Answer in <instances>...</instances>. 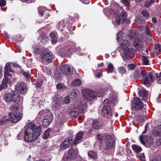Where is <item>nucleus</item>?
Returning a JSON list of instances; mask_svg holds the SVG:
<instances>
[{
  "mask_svg": "<svg viewBox=\"0 0 161 161\" xmlns=\"http://www.w3.org/2000/svg\"><path fill=\"white\" fill-rule=\"evenodd\" d=\"M4 68V78L0 86V89H1L6 88L8 87L9 79H10L12 77L11 74H10L9 72H14V71L11 69L10 63H6Z\"/></svg>",
  "mask_w": 161,
  "mask_h": 161,
  "instance_id": "obj_1",
  "label": "nucleus"
},
{
  "mask_svg": "<svg viewBox=\"0 0 161 161\" xmlns=\"http://www.w3.org/2000/svg\"><path fill=\"white\" fill-rule=\"evenodd\" d=\"M4 99L8 103L13 102L17 103L23 101V97L15 91H13L12 93H6L4 95Z\"/></svg>",
  "mask_w": 161,
  "mask_h": 161,
  "instance_id": "obj_2",
  "label": "nucleus"
},
{
  "mask_svg": "<svg viewBox=\"0 0 161 161\" xmlns=\"http://www.w3.org/2000/svg\"><path fill=\"white\" fill-rule=\"evenodd\" d=\"M87 107L86 103L85 102L80 103L78 105L75 104L72 110L70 112V115L72 117H76L79 113H84V110Z\"/></svg>",
  "mask_w": 161,
  "mask_h": 161,
  "instance_id": "obj_3",
  "label": "nucleus"
},
{
  "mask_svg": "<svg viewBox=\"0 0 161 161\" xmlns=\"http://www.w3.org/2000/svg\"><path fill=\"white\" fill-rule=\"evenodd\" d=\"M103 96L101 92L100 93L96 92L90 89L87 90L85 93H83V96L85 100L90 101L96 97H101Z\"/></svg>",
  "mask_w": 161,
  "mask_h": 161,
  "instance_id": "obj_4",
  "label": "nucleus"
},
{
  "mask_svg": "<svg viewBox=\"0 0 161 161\" xmlns=\"http://www.w3.org/2000/svg\"><path fill=\"white\" fill-rule=\"evenodd\" d=\"M52 53L49 52L42 51L40 53V59L44 64H48L52 62L53 59Z\"/></svg>",
  "mask_w": 161,
  "mask_h": 161,
  "instance_id": "obj_5",
  "label": "nucleus"
},
{
  "mask_svg": "<svg viewBox=\"0 0 161 161\" xmlns=\"http://www.w3.org/2000/svg\"><path fill=\"white\" fill-rule=\"evenodd\" d=\"M38 137L33 132L32 130L28 128L25 130L24 140L26 142H31L35 141Z\"/></svg>",
  "mask_w": 161,
  "mask_h": 161,
  "instance_id": "obj_6",
  "label": "nucleus"
},
{
  "mask_svg": "<svg viewBox=\"0 0 161 161\" xmlns=\"http://www.w3.org/2000/svg\"><path fill=\"white\" fill-rule=\"evenodd\" d=\"M145 105L137 97H135L132 104L131 107L133 110H142L144 108Z\"/></svg>",
  "mask_w": 161,
  "mask_h": 161,
  "instance_id": "obj_7",
  "label": "nucleus"
},
{
  "mask_svg": "<svg viewBox=\"0 0 161 161\" xmlns=\"http://www.w3.org/2000/svg\"><path fill=\"white\" fill-rule=\"evenodd\" d=\"M60 69L63 74L66 76L71 75L72 72L75 69L73 67L67 64L62 65Z\"/></svg>",
  "mask_w": 161,
  "mask_h": 161,
  "instance_id": "obj_8",
  "label": "nucleus"
},
{
  "mask_svg": "<svg viewBox=\"0 0 161 161\" xmlns=\"http://www.w3.org/2000/svg\"><path fill=\"white\" fill-rule=\"evenodd\" d=\"M107 145L105 148V150H109L113 148L115 145V139L110 135H106L105 137Z\"/></svg>",
  "mask_w": 161,
  "mask_h": 161,
  "instance_id": "obj_9",
  "label": "nucleus"
},
{
  "mask_svg": "<svg viewBox=\"0 0 161 161\" xmlns=\"http://www.w3.org/2000/svg\"><path fill=\"white\" fill-rule=\"evenodd\" d=\"M28 128L32 130L33 132L38 137L42 133L41 126H37L34 124L29 123L28 125Z\"/></svg>",
  "mask_w": 161,
  "mask_h": 161,
  "instance_id": "obj_10",
  "label": "nucleus"
},
{
  "mask_svg": "<svg viewBox=\"0 0 161 161\" xmlns=\"http://www.w3.org/2000/svg\"><path fill=\"white\" fill-rule=\"evenodd\" d=\"M53 119V117L51 114L45 115L43 117L42 125L44 128H47L50 125Z\"/></svg>",
  "mask_w": 161,
  "mask_h": 161,
  "instance_id": "obj_11",
  "label": "nucleus"
},
{
  "mask_svg": "<svg viewBox=\"0 0 161 161\" xmlns=\"http://www.w3.org/2000/svg\"><path fill=\"white\" fill-rule=\"evenodd\" d=\"M102 114L106 118H110L112 115L111 108L108 105L104 106L101 110Z\"/></svg>",
  "mask_w": 161,
  "mask_h": 161,
  "instance_id": "obj_12",
  "label": "nucleus"
},
{
  "mask_svg": "<svg viewBox=\"0 0 161 161\" xmlns=\"http://www.w3.org/2000/svg\"><path fill=\"white\" fill-rule=\"evenodd\" d=\"M15 89L22 94H25L26 93V89L23 82H18L15 85Z\"/></svg>",
  "mask_w": 161,
  "mask_h": 161,
  "instance_id": "obj_13",
  "label": "nucleus"
},
{
  "mask_svg": "<svg viewBox=\"0 0 161 161\" xmlns=\"http://www.w3.org/2000/svg\"><path fill=\"white\" fill-rule=\"evenodd\" d=\"M134 51L132 48H128L124 50L122 56L126 59H129L133 57Z\"/></svg>",
  "mask_w": 161,
  "mask_h": 161,
  "instance_id": "obj_14",
  "label": "nucleus"
},
{
  "mask_svg": "<svg viewBox=\"0 0 161 161\" xmlns=\"http://www.w3.org/2000/svg\"><path fill=\"white\" fill-rule=\"evenodd\" d=\"M9 115L11 122L17 123L20 120L21 118V115L20 114H15L10 113Z\"/></svg>",
  "mask_w": 161,
  "mask_h": 161,
  "instance_id": "obj_15",
  "label": "nucleus"
},
{
  "mask_svg": "<svg viewBox=\"0 0 161 161\" xmlns=\"http://www.w3.org/2000/svg\"><path fill=\"white\" fill-rule=\"evenodd\" d=\"M149 77H150V80L152 82H154L155 79L154 77H153V74L151 72H149L147 76L144 77L143 79L142 82L145 85L146 84H149V83L150 81L149 80Z\"/></svg>",
  "mask_w": 161,
  "mask_h": 161,
  "instance_id": "obj_16",
  "label": "nucleus"
},
{
  "mask_svg": "<svg viewBox=\"0 0 161 161\" xmlns=\"http://www.w3.org/2000/svg\"><path fill=\"white\" fill-rule=\"evenodd\" d=\"M71 140V138H69L63 141L60 145L61 148L62 149H64L70 147Z\"/></svg>",
  "mask_w": 161,
  "mask_h": 161,
  "instance_id": "obj_17",
  "label": "nucleus"
},
{
  "mask_svg": "<svg viewBox=\"0 0 161 161\" xmlns=\"http://www.w3.org/2000/svg\"><path fill=\"white\" fill-rule=\"evenodd\" d=\"M134 46L137 50L140 51L142 50L143 48L142 42L138 39H136L134 42Z\"/></svg>",
  "mask_w": 161,
  "mask_h": 161,
  "instance_id": "obj_18",
  "label": "nucleus"
},
{
  "mask_svg": "<svg viewBox=\"0 0 161 161\" xmlns=\"http://www.w3.org/2000/svg\"><path fill=\"white\" fill-rule=\"evenodd\" d=\"M78 151L76 149H69L68 152L70 157L71 159H74L76 158L78 155Z\"/></svg>",
  "mask_w": 161,
  "mask_h": 161,
  "instance_id": "obj_19",
  "label": "nucleus"
},
{
  "mask_svg": "<svg viewBox=\"0 0 161 161\" xmlns=\"http://www.w3.org/2000/svg\"><path fill=\"white\" fill-rule=\"evenodd\" d=\"M83 135L84 132L82 131H80L77 133L75 136L74 144H77L81 142Z\"/></svg>",
  "mask_w": 161,
  "mask_h": 161,
  "instance_id": "obj_20",
  "label": "nucleus"
},
{
  "mask_svg": "<svg viewBox=\"0 0 161 161\" xmlns=\"http://www.w3.org/2000/svg\"><path fill=\"white\" fill-rule=\"evenodd\" d=\"M130 45V42L127 40H124L120 44L121 48L124 50H126Z\"/></svg>",
  "mask_w": 161,
  "mask_h": 161,
  "instance_id": "obj_21",
  "label": "nucleus"
},
{
  "mask_svg": "<svg viewBox=\"0 0 161 161\" xmlns=\"http://www.w3.org/2000/svg\"><path fill=\"white\" fill-rule=\"evenodd\" d=\"M144 142L148 145H151L153 143V140L150 136H146L143 139Z\"/></svg>",
  "mask_w": 161,
  "mask_h": 161,
  "instance_id": "obj_22",
  "label": "nucleus"
},
{
  "mask_svg": "<svg viewBox=\"0 0 161 161\" xmlns=\"http://www.w3.org/2000/svg\"><path fill=\"white\" fill-rule=\"evenodd\" d=\"M148 92L145 90H141L139 92V94L140 97H142V99L146 100L147 98Z\"/></svg>",
  "mask_w": 161,
  "mask_h": 161,
  "instance_id": "obj_23",
  "label": "nucleus"
},
{
  "mask_svg": "<svg viewBox=\"0 0 161 161\" xmlns=\"http://www.w3.org/2000/svg\"><path fill=\"white\" fill-rule=\"evenodd\" d=\"M10 122V119L8 117H4L0 120V124L3 125L7 124Z\"/></svg>",
  "mask_w": 161,
  "mask_h": 161,
  "instance_id": "obj_24",
  "label": "nucleus"
},
{
  "mask_svg": "<svg viewBox=\"0 0 161 161\" xmlns=\"http://www.w3.org/2000/svg\"><path fill=\"white\" fill-rule=\"evenodd\" d=\"M101 125L99 121L97 120H93L92 123V126L96 129H99Z\"/></svg>",
  "mask_w": 161,
  "mask_h": 161,
  "instance_id": "obj_25",
  "label": "nucleus"
},
{
  "mask_svg": "<svg viewBox=\"0 0 161 161\" xmlns=\"http://www.w3.org/2000/svg\"><path fill=\"white\" fill-rule=\"evenodd\" d=\"M88 155L89 158L96 159L97 158L96 153L94 151H90L88 153Z\"/></svg>",
  "mask_w": 161,
  "mask_h": 161,
  "instance_id": "obj_26",
  "label": "nucleus"
},
{
  "mask_svg": "<svg viewBox=\"0 0 161 161\" xmlns=\"http://www.w3.org/2000/svg\"><path fill=\"white\" fill-rule=\"evenodd\" d=\"M127 16V14L125 12L123 11L121 12V15L119 16V17L121 18V19L122 20V22H125V21L126 20Z\"/></svg>",
  "mask_w": 161,
  "mask_h": 161,
  "instance_id": "obj_27",
  "label": "nucleus"
},
{
  "mask_svg": "<svg viewBox=\"0 0 161 161\" xmlns=\"http://www.w3.org/2000/svg\"><path fill=\"white\" fill-rule=\"evenodd\" d=\"M132 148L134 152L137 153H140L142 150V149L141 147L136 145H132Z\"/></svg>",
  "mask_w": 161,
  "mask_h": 161,
  "instance_id": "obj_28",
  "label": "nucleus"
},
{
  "mask_svg": "<svg viewBox=\"0 0 161 161\" xmlns=\"http://www.w3.org/2000/svg\"><path fill=\"white\" fill-rule=\"evenodd\" d=\"M139 29L141 30V31H142L143 30V29H145V32L146 34L149 35L150 36H151L150 34V31L149 30V29L146 26L145 27H143L142 26H139Z\"/></svg>",
  "mask_w": 161,
  "mask_h": 161,
  "instance_id": "obj_29",
  "label": "nucleus"
},
{
  "mask_svg": "<svg viewBox=\"0 0 161 161\" xmlns=\"http://www.w3.org/2000/svg\"><path fill=\"white\" fill-rule=\"evenodd\" d=\"M114 69V66L111 63H109L107 71L108 73H112Z\"/></svg>",
  "mask_w": 161,
  "mask_h": 161,
  "instance_id": "obj_30",
  "label": "nucleus"
},
{
  "mask_svg": "<svg viewBox=\"0 0 161 161\" xmlns=\"http://www.w3.org/2000/svg\"><path fill=\"white\" fill-rule=\"evenodd\" d=\"M51 131L50 128L47 129L43 134V137L44 139H47L49 135V132Z\"/></svg>",
  "mask_w": 161,
  "mask_h": 161,
  "instance_id": "obj_31",
  "label": "nucleus"
},
{
  "mask_svg": "<svg viewBox=\"0 0 161 161\" xmlns=\"http://www.w3.org/2000/svg\"><path fill=\"white\" fill-rule=\"evenodd\" d=\"M81 81L80 79H77L74 80L72 82V85L73 86H79L81 84Z\"/></svg>",
  "mask_w": 161,
  "mask_h": 161,
  "instance_id": "obj_32",
  "label": "nucleus"
},
{
  "mask_svg": "<svg viewBox=\"0 0 161 161\" xmlns=\"http://www.w3.org/2000/svg\"><path fill=\"white\" fill-rule=\"evenodd\" d=\"M142 59L144 64L147 65L149 64V61L148 60V57L143 55L142 56Z\"/></svg>",
  "mask_w": 161,
  "mask_h": 161,
  "instance_id": "obj_33",
  "label": "nucleus"
},
{
  "mask_svg": "<svg viewBox=\"0 0 161 161\" xmlns=\"http://www.w3.org/2000/svg\"><path fill=\"white\" fill-rule=\"evenodd\" d=\"M69 153L67 152L64 154L63 158V161H69L70 159Z\"/></svg>",
  "mask_w": 161,
  "mask_h": 161,
  "instance_id": "obj_34",
  "label": "nucleus"
},
{
  "mask_svg": "<svg viewBox=\"0 0 161 161\" xmlns=\"http://www.w3.org/2000/svg\"><path fill=\"white\" fill-rule=\"evenodd\" d=\"M79 94V92L78 90L77 89H75L73 90L71 94V96L73 97H76L78 96Z\"/></svg>",
  "mask_w": 161,
  "mask_h": 161,
  "instance_id": "obj_35",
  "label": "nucleus"
},
{
  "mask_svg": "<svg viewBox=\"0 0 161 161\" xmlns=\"http://www.w3.org/2000/svg\"><path fill=\"white\" fill-rule=\"evenodd\" d=\"M62 105V103L60 102H56L53 105V107L56 109L59 108Z\"/></svg>",
  "mask_w": 161,
  "mask_h": 161,
  "instance_id": "obj_36",
  "label": "nucleus"
},
{
  "mask_svg": "<svg viewBox=\"0 0 161 161\" xmlns=\"http://www.w3.org/2000/svg\"><path fill=\"white\" fill-rule=\"evenodd\" d=\"M156 77V80L159 84H161V75L160 73L159 74L157 73L154 74Z\"/></svg>",
  "mask_w": 161,
  "mask_h": 161,
  "instance_id": "obj_37",
  "label": "nucleus"
},
{
  "mask_svg": "<svg viewBox=\"0 0 161 161\" xmlns=\"http://www.w3.org/2000/svg\"><path fill=\"white\" fill-rule=\"evenodd\" d=\"M94 74L95 76L97 78H99L102 75L101 71L99 69L96 70L94 72Z\"/></svg>",
  "mask_w": 161,
  "mask_h": 161,
  "instance_id": "obj_38",
  "label": "nucleus"
},
{
  "mask_svg": "<svg viewBox=\"0 0 161 161\" xmlns=\"http://www.w3.org/2000/svg\"><path fill=\"white\" fill-rule=\"evenodd\" d=\"M136 36V35L135 32L133 31H130L129 34L128 36L130 39H132L133 38L135 39Z\"/></svg>",
  "mask_w": 161,
  "mask_h": 161,
  "instance_id": "obj_39",
  "label": "nucleus"
},
{
  "mask_svg": "<svg viewBox=\"0 0 161 161\" xmlns=\"http://www.w3.org/2000/svg\"><path fill=\"white\" fill-rule=\"evenodd\" d=\"M39 14L41 16L44 15V19H46L49 16V15L48 13H46L42 11L40 12Z\"/></svg>",
  "mask_w": 161,
  "mask_h": 161,
  "instance_id": "obj_40",
  "label": "nucleus"
},
{
  "mask_svg": "<svg viewBox=\"0 0 161 161\" xmlns=\"http://www.w3.org/2000/svg\"><path fill=\"white\" fill-rule=\"evenodd\" d=\"M118 70L121 74H125L126 72V69L123 67H119L118 69Z\"/></svg>",
  "mask_w": 161,
  "mask_h": 161,
  "instance_id": "obj_41",
  "label": "nucleus"
},
{
  "mask_svg": "<svg viewBox=\"0 0 161 161\" xmlns=\"http://www.w3.org/2000/svg\"><path fill=\"white\" fill-rule=\"evenodd\" d=\"M152 161H161V155H157L152 159Z\"/></svg>",
  "mask_w": 161,
  "mask_h": 161,
  "instance_id": "obj_42",
  "label": "nucleus"
},
{
  "mask_svg": "<svg viewBox=\"0 0 161 161\" xmlns=\"http://www.w3.org/2000/svg\"><path fill=\"white\" fill-rule=\"evenodd\" d=\"M155 49L157 51L160 52L161 51V45L159 44H157L155 45Z\"/></svg>",
  "mask_w": 161,
  "mask_h": 161,
  "instance_id": "obj_43",
  "label": "nucleus"
},
{
  "mask_svg": "<svg viewBox=\"0 0 161 161\" xmlns=\"http://www.w3.org/2000/svg\"><path fill=\"white\" fill-rule=\"evenodd\" d=\"M142 14L146 18H148L149 16L148 13L145 10H143L142 12Z\"/></svg>",
  "mask_w": 161,
  "mask_h": 161,
  "instance_id": "obj_44",
  "label": "nucleus"
},
{
  "mask_svg": "<svg viewBox=\"0 0 161 161\" xmlns=\"http://www.w3.org/2000/svg\"><path fill=\"white\" fill-rule=\"evenodd\" d=\"M138 157L142 161H144L145 160V155L144 153H141L138 155Z\"/></svg>",
  "mask_w": 161,
  "mask_h": 161,
  "instance_id": "obj_45",
  "label": "nucleus"
},
{
  "mask_svg": "<svg viewBox=\"0 0 161 161\" xmlns=\"http://www.w3.org/2000/svg\"><path fill=\"white\" fill-rule=\"evenodd\" d=\"M55 77H56L58 80H61L62 77L61 76L60 74L58 73V71H56L55 74Z\"/></svg>",
  "mask_w": 161,
  "mask_h": 161,
  "instance_id": "obj_46",
  "label": "nucleus"
},
{
  "mask_svg": "<svg viewBox=\"0 0 161 161\" xmlns=\"http://www.w3.org/2000/svg\"><path fill=\"white\" fill-rule=\"evenodd\" d=\"M129 1V0H121L122 3L127 6H130Z\"/></svg>",
  "mask_w": 161,
  "mask_h": 161,
  "instance_id": "obj_47",
  "label": "nucleus"
},
{
  "mask_svg": "<svg viewBox=\"0 0 161 161\" xmlns=\"http://www.w3.org/2000/svg\"><path fill=\"white\" fill-rule=\"evenodd\" d=\"M43 81H38L36 82V86L37 87L40 88L42 85Z\"/></svg>",
  "mask_w": 161,
  "mask_h": 161,
  "instance_id": "obj_48",
  "label": "nucleus"
},
{
  "mask_svg": "<svg viewBox=\"0 0 161 161\" xmlns=\"http://www.w3.org/2000/svg\"><path fill=\"white\" fill-rule=\"evenodd\" d=\"M64 101L65 104L69 103L70 102V100L69 96H67L65 97L64 99Z\"/></svg>",
  "mask_w": 161,
  "mask_h": 161,
  "instance_id": "obj_49",
  "label": "nucleus"
},
{
  "mask_svg": "<svg viewBox=\"0 0 161 161\" xmlns=\"http://www.w3.org/2000/svg\"><path fill=\"white\" fill-rule=\"evenodd\" d=\"M111 101L114 104L117 103L118 102L117 97L116 96L113 97L111 100Z\"/></svg>",
  "mask_w": 161,
  "mask_h": 161,
  "instance_id": "obj_50",
  "label": "nucleus"
},
{
  "mask_svg": "<svg viewBox=\"0 0 161 161\" xmlns=\"http://www.w3.org/2000/svg\"><path fill=\"white\" fill-rule=\"evenodd\" d=\"M6 4V2L5 0H1L0 1V6L4 7Z\"/></svg>",
  "mask_w": 161,
  "mask_h": 161,
  "instance_id": "obj_51",
  "label": "nucleus"
},
{
  "mask_svg": "<svg viewBox=\"0 0 161 161\" xmlns=\"http://www.w3.org/2000/svg\"><path fill=\"white\" fill-rule=\"evenodd\" d=\"M122 21L120 17H117L115 20V23L117 25H119L120 22Z\"/></svg>",
  "mask_w": 161,
  "mask_h": 161,
  "instance_id": "obj_52",
  "label": "nucleus"
},
{
  "mask_svg": "<svg viewBox=\"0 0 161 161\" xmlns=\"http://www.w3.org/2000/svg\"><path fill=\"white\" fill-rule=\"evenodd\" d=\"M12 66L14 67L17 68L19 69L20 68L21 66L18 64L15 63L13 62L12 63Z\"/></svg>",
  "mask_w": 161,
  "mask_h": 161,
  "instance_id": "obj_53",
  "label": "nucleus"
},
{
  "mask_svg": "<svg viewBox=\"0 0 161 161\" xmlns=\"http://www.w3.org/2000/svg\"><path fill=\"white\" fill-rule=\"evenodd\" d=\"M23 75L27 78H29L30 76V75L29 72H25L23 73Z\"/></svg>",
  "mask_w": 161,
  "mask_h": 161,
  "instance_id": "obj_54",
  "label": "nucleus"
},
{
  "mask_svg": "<svg viewBox=\"0 0 161 161\" xmlns=\"http://www.w3.org/2000/svg\"><path fill=\"white\" fill-rule=\"evenodd\" d=\"M135 65L133 64H129L128 66V68L129 69L132 70L135 69Z\"/></svg>",
  "mask_w": 161,
  "mask_h": 161,
  "instance_id": "obj_55",
  "label": "nucleus"
},
{
  "mask_svg": "<svg viewBox=\"0 0 161 161\" xmlns=\"http://www.w3.org/2000/svg\"><path fill=\"white\" fill-rule=\"evenodd\" d=\"M142 116L141 115H136L135 117V118L139 120V121H141L142 120Z\"/></svg>",
  "mask_w": 161,
  "mask_h": 161,
  "instance_id": "obj_56",
  "label": "nucleus"
},
{
  "mask_svg": "<svg viewBox=\"0 0 161 161\" xmlns=\"http://www.w3.org/2000/svg\"><path fill=\"white\" fill-rule=\"evenodd\" d=\"M142 75V76H146L148 75L147 74V72L146 71L143 70L141 71Z\"/></svg>",
  "mask_w": 161,
  "mask_h": 161,
  "instance_id": "obj_57",
  "label": "nucleus"
},
{
  "mask_svg": "<svg viewBox=\"0 0 161 161\" xmlns=\"http://www.w3.org/2000/svg\"><path fill=\"white\" fill-rule=\"evenodd\" d=\"M57 41V39L56 37L51 38V42L53 44H55V43H56Z\"/></svg>",
  "mask_w": 161,
  "mask_h": 161,
  "instance_id": "obj_58",
  "label": "nucleus"
},
{
  "mask_svg": "<svg viewBox=\"0 0 161 161\" xmlns=\"http://www.w3.org/2000/svg\"><path fill=\"white\" fill-rule=\"evenodd\" d=\"M56 87L57 89H61L63 88V85L60 83H58Z\"/></svg>",
  "mask_w": 161,
  "mask_h": 161,
  "instance_id": "obj_59",
  "label": "nucleus"
},
{
  "mask_svg": "<svg viewBox=\"0 0 161 161\" xmlns=\"http://www.w3.org/2000/svg\"><path fill=\"white\" fill-rule=\"evenodd\" d=\"M156 144L158 145H161V138L157 140Z\"/></svg>",
  "mask_w": 161,
  "mask_h": 161,
  "instance_id": "obj_60",
  "label": "nucleus"
},
{
  "mask_svg": "<svg viewBox=\"0 0 161 161\" xmlns=\"http://www.w3.org/2000/svg\"><path fill=\"white\" fill-rule=\"evenodd\" d=\"M41 37L42 39H47V36L45 34H43L41 35Z\"/></svg>",
  "mask_w": 161,
  "mask_h": 161,
  "instance_id": "obj_61",
  "label": "nucleus"
},
{
  "mask_svg": "<svg viewBox=\"0 0 161 161\" xmlns=\"http://www.w3.org/2000/svg\"><path fill=\"white\" fill-rule=\"evenodd\" d=\"M52 38H55L56 37V36H55V35L53 33V32H51L50 34V35H49Z\"/></svg>",
  "mask_w": 161,
  "mask_h": 161,
  "instance_id": "obj_62",
  "label": "nucleus"
},
{
  "mask_svg": "<svg viewBox=\"0 0 161 161\" xmlns=\"http://www.w3.org/2000/svg\"><path fill=\"white\" fill-rule=\"evenodd\" d=\"M109 103V100L108 99H105L103 102V103L105 104H108V103Z\"/></svg>",
  "mask_w": 161,
  "mask_h": 161,
  "instance_id": "obj_63",
  "label": "nucleus"
},
{
  "mask_svg": "<svg viewBox=\"0 0 161 161\" xmlns=\"http://www.w3.org/2000/svg\"><path fill=\"white\" fill-rule=\"evenodd\" d=\"M152 4V3H151V2L149 3H147L145 4V6L146 7H148L151 5Z\"/></svg>",
  "mask_w": 161,
  "mask_h": 161,
  "instance_id": "obj_64",
  "label": "nucleus"
}]
</instances>
